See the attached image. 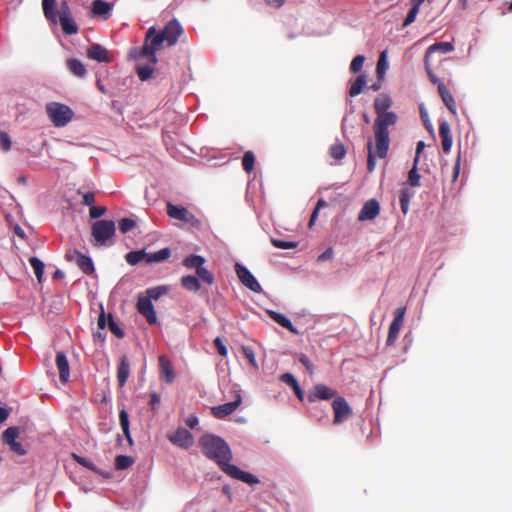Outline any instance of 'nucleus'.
Masks as SVG:
<instances>
[{
	"label": "nucleus",
	"instance_id": "obj_1",
	"mask_svg": "<svg viewBox=\"0 0 512 512\" xmlns=\"http://www.w3.org/2000/svg\"><path fill=\"white\" fill-rule=\"evenodd\" d=\"M204 455L216 462L220 469L229 477L242 481L249 485L259 483V479L253 474L243 471L236 465L230 464L232 452L227 442L219 436L205 434L199 439Z\"/></svg>",
	"mask_w": 512,
	"mask_h": 512
},
{
	"label": "nucleus",
	"instance_id": "obj_2",
	"mask_svg": "<svg viewBox=\"0 0 512 512\" xmlns=\"http://www.w3.org/2000/svg\"><path fill=\"white\" fill-rule=\"evenodd\" d=\"M183 32L181 24L176 19L169 21L160 32H157L155 27H150L146 32L143 46L133 49L130 55L137 60L148 58L152 63H157L156 51L164 42L169 47L175 45Z\"/></svg>",
	"mask_w": 512,
	"mask_h": 512
},
{
	"label": "nucleus",
	"instance_id": "obj_3",
	"mask_svg": "<svg viewBox=\"0 0 512 512\" xmlns=\"http://www.w3.org/2000/svg\"><path fill=\"white\" fill-rule=\"evenodd\" d=\"M55 7L56 0H42L43 13L46 19L54 24L57 23V21H59L62 30L65 34H76L78 32V26L71 16V12L67 1L61 2L58 15L55 11Z\"/></svg>",
	"mask_w": 512,
	"mask_h": 512
},
{
	"label": "nucleus",
	"instance_id": "obj_4",
	"mask_svg": "<svg viewBox=\"0 0 512 512\" xmlns=\"http://www.w3.org/2000/svg\"><path fill=\"white\" fill-rule=\"evenodd\" d=\"M392 106V99L386 94H380L374 100V109L376 112L375 124L381 123L383 125H394L397 122V115L394 112L388 111Z\"/></svg>",
	"mask_w": 512,
	"mask_h": 512
},
{
	"label": "nucleus",
	"instance_id": "obj_5",
	"mask_svg": "<svg viewBox=\"0 0 512 512\" xmlns=\"http://www.w3.org/2000/svg\"><path fill=\"white\" fill-rule=\"evenodd\" d=\"M46 112L50 121L56 127L66 126L74 116V112L69 106L59 102L48 103L46 105Z\"/></svg>",
	"mask_w": 512,
	"mask_h": 512
},
{
	"label": "nucleus",
	"instance_id": "obj_6",
	"mask_svg": "<svg viewBox=\"0 0 512 512\" xmlns=\"http://www.w3.org/2000/svg\"><path fill=\"white\" fill-rule=\"evenodd\" d=\"M390 125H383L381 123L373 124L374 133V154L377 158L383 159L387 156L390 147L389 128Z\"/></svg>",
	"mask_w": 512,
	"mask_h": 512
},
{
	"label": "nucleus",
	"instance_id": "obj_7",
	"mask_svg": "<svg viewBox=\"0 0 512 512\" xmlns=\"http://www.w3.org/2000/svg\"><path fill=\"white\" fill-rule=\"evenodd\" d=\"M166 213L170 218L179 220L192 228L199 229L202 226L201 220L183 206L168 202L166 205Z\"/></svg>",
	"mask_w": 512,
	"mask_h": 512
},
{
	"label": "nucleus",
	"instance_id": "obj_8",
	"mask_svg": "<svg viewBox=\"0 0 512 512\" xmlns=\"http://www.w3.org/2000/svg\"><path fill=\"white\" fill-rule=\"evenodd\" d=\"M115 223L112 220H98L92 224L91 234L99 245H105L115 235Z\"/></svg>",
	"mask_w": 512,
	"mask_h": 512
},
{
	"label": "nucleus",
	"instance_id": "obj_9",
	"mask_svg": "<svg viewBox=\"0 0 512 512\" xmlns=\"http://www.w3.org/2000/svg\"><path fill=\"white\" fill-rule=\"evenodd\" d=\"M406 308L405 307H398L394 311V318L393 321L390 324L386 344L387 346H391L395 343V341L398 338L399 331L401 330L403 324H404V318H405Z\"/></svg>",
	"mask_w": 512,
	"mask_h": 512
},
{
	"label": "nucleus",
	"instance_id": "obj_10",
	"mask_svg": "<svg viewBox=\"0 0 512 512\" xmlns=\"http://www.w3.org/2000/svg\"><path fill=\"white\" fill-rule=\"evenodd\" d=\"M236 274L241 281V283L250 289L253 292L260 293L262 292V287L257 281V279L253 276V274L240 263H236L235 265Z\"/></svg>",
	"mask_w": 512,
	"mask_h": 512
},
{
	"label": "nucleus",
	"instance_id": "obj_11",
	"mask_svg": "<svg viewBox=\"0 0 512 512\" xmlns=\"http://www.w3.org/2000/svg\"><path fill=\"white\" fill-rule=\"evenodd\" d=\"M332 408L334 411L333 423L335 425L343 423L352 415V409L343 397H336L333 400Z\"/></svg>",
	"mask_w": 512,
	"mask_h": 512
},
{
	"label": "nucleus",
	"instance_id": "obj_12",
	"mask_svg": "<svg viewBox=\"0 0 512 512\" xmlns=\"http://www.w3.org/2000/svg\"><path fill=\"white\" fill-rule=\"evenodd\" d=\"M136 308L139 314L145 317L146 321L153 325L157 322L156 312L150 298H146L144 295L140 294L137 298Z\"/></svg>",
	"mask_w": 512,
	"mask_h": 512
},
{
	"label": "nucleus",
	"instance_id": "obj_13",
	"mask_svg": "<svg viewBox=\"0 0 512 512\" xmlns=\"http://www.w3.org/2000/svg\"><path fill=\"white\" fill-rule=\"evenodd\" d=\"M242 403L241 395L236 392L235 399L231 402L214 406L211 408V414L217 419H224L225 417L234 413Z\"/></svg>",
	"mask_w": 512,
	"mask_h": 512
},
{
	"label": "nucleus",
	"instance_id": "obj_14",
	"mask_svg": "<svg viewBox=\"0 0 512 512\" xmlns=\"http://www.w3.org/2000/svg\"><path fill=\"white\" fill-rule=\"evenodd\" d=\"M167 437L172 444L183 449H189L194 443L192 434L185 428H178L174 433L168 434Z\"/></svg>",
	"mask_w": 512,
	"mask_h": 512
},
{
	"label": "nucleus",
	"instance_id": "obj_15",
	"mask_svg": "<svg viewBox=\"0 0 512 512\" xmlns=\"http://www.w3.org/2000/svg\"><path fill=\"white\" fill-rule=\"evenodd\" d=\"M380 213V204L376 199L366 201L358 214L361 222L374 220Z\"/></svg>",
	"mask_w": 512,
	"mask_h": 512
},
{
	"label": "nucleus",
	"instance_id": "obj_16",
	"mask_svg": "<svg viewBox=\"0 0 512 512\" xmlns=\"http://www.w3.org/2000/svg\"><path fill=\"white\" fill-rule=\"evenodd\" d=\"M86 54L89 59L100 63H110L113 61L111 53L100 44H92L89 46Z\"/></svg>",
	"mask_w": 512,
	"mask_h": 512
},
{
	"label": "nucleus",
	"instance_id": "obj_17",
	"mask_svg": "<svg viewBox=\"0 0 512 512\" xmlns=\"http://www.w3.org/2000/svg\"><path fill=\"white\" fill-rule=\"evenodd\" d=\"M336 395V391L332 390L324 384H317L309 391L307 399L310 403L316 402L317 400H329Z\"/></svg>",
	"mask_w": 512,
	"mask_h": 512
},
{
	"label": "nucleus",
	"instance_id": "obj_18",
	"mask_svg": "<svg viewBox=\"0 0 512 512\" xmlns=\"http://www.w3.org/2000/svg\"><path fill=\"white\" fill-rule=\"evenodd\" d=\"M159 372L161 378L168 384H171L175 379V372L173 366L166 355L159 356Z\"/></svg>",
	"mask_w": 512,
	"mask_h": 512
},
{
	"label": "nucleus",
	"instance_id": "obj_19",
	"mask_svg": "<svg viewBox=\"0 0 512 512\" xmlns=\"http://www.w3.org/2000/svg\"><path fill=\"white\" fill-rule=\"evenodd\" d=\"M55 362L59 372L60 381L64 384L67 383L70 378V368L64 352H57Z\"/></svg>",
	"mask_w": 512,
	"mask_h": 512
},
{
	"label": "nucleus",
	"instance_id": "obj_20",
	"mask_svg": "<svg viewBox=\"0 0 512 512\" xmlns=\"http://www.w3.org/2000/svg\"><path fill=\"white\" fill-rule=\"evenodd\" d=\"M130 375V362L126 355H122L117 367V382L120 388L124 387Z\"/></svg>",
	"mask_w": 512,
	"mask_h": 512
},
{
	"label": "nucleus",
	"instance_id": "obj_21",
	"mask_svg": "<svg viewBox=\"0 0 512 512\" xmlns=\"http://www.w3.org/2000/svg\"><path fill=\"white\" fill-rule=\"evenodd\" d=\"M112 5L103 0H94L92 2L91 12L94 17H100L107 20L111 16Z\"/></svg>",
	"mask_w": 512,
	"mask_h": 512
},
{
	"label": "nucleus",
	"instance_id": "obj_22",
	"mask_svg": "<svg viewBox=\"0 0 512 512\" xmlns=\"http://www.w3.org/2000/svg\"><path fill=\"white\" fill-rule=\"evenodd\" d=\"M438 93L445 104V106L448 108V110L453 114H457L456 104L453 95L450 93L449 89L446 87V85L443 82L438 83Z\"/></svg>",
	"mask_w": 512,
	"mask_h": 512
},
{
	"label": "nucleus",
	"instance_id": "obj_23",
	"mask_svg": "<svg viewBox=\"0 0 512 512\" xmlns=\"http://www.w3.org/2000/svg\"><path fill=\"white\" fill-rule=\"evenodd\" d=\"M439 135L441 137V146L445 153H448L452 147V137L450 134V126L448 122L442 121L439 124Z\"/></svg>",
	"mask_w": 512,
	"mask_h": 512
},
{
	"label": "nucleus",
	"instance_id": "obj_24",
	"mask_svg": "<svg viewBox=\"0 0 512 512\" xmlns=\"http://www.w3.org/2000/svg\"><path fill=\"white\" fill-rule=\"evenodd\" d=\"M454 50V46L450 42L435 43L428 47L425 53V58L431 60L435 53L447 54Z\"/></svg>",
	"mask_w": 512,
	"mask_h": 512
},
{
	"label": "nucleus",
	"instance_id": "obj_25",
	"mask_svg": "<svg viewBox=\"0 0 512 512\" xmlns=\"http://www.w3.org/2000/svg\"><path fill=\"white\" fill-rule=\"evenodd\" d=\"M268 315L272 320H274L277 324L282 326L283 328H286L288 331H290L293 334H298V330L295 328V326L291 323V321L283 314L269 310Z\"/></svg>",
	"mask_w": 512,
	"mask_h": 512
},
{
	"label": "nucleus",
	"instance_id": "obj_26",
	"mask_svg": "<svg viewBox=\"0 0 512 512\" xmlns=\"http://www.w3.org/2000/svg\"><path fill=\"white\" fill-rule=\"evenodd\" d=\"M75 254L77 256V266L79 269L87 275H90L94 272V264L92 262V259L78 251H75Z\"/></svg>",
	"mask_w": 512,
	"mask_h": 512
},
{
	"label": "nucleus",
	"instance_id": "obj_27",
	"mask_svg": "<svg viewBox=\"0 0 512 512\" xmlns=\"http://www.w3.org/2000/svg\"><path fill=\"white\" fill-rule=\"evenodd\" d=\"M20 435V428L16 426L8 427L2 433L3 443L9 446V449L16 444L18 441V437Z\"/></svg>",
	"mask_w": 512,
	"mask_h": 512
},
{
	"label": "nucleus",
	"instance_id": "obj_28",
	"mask_svg": "<svg viewBox=\"0 0 512 512\" xmlns=\"http://www.w3.org/2000/svg\"><path fill=\"white\" fill-rule=\"evenodd\" d=\"M66 64L69 71L79 78H83L87 73L84 64L76 58L68 59Z\"/></svg>",
	"mask_w": 512,
	"mask_h": 512
},
{
	"label": "nucleus",
	"instance_id": "obj_29",
	"mask_svg": "<svg viewBox=\"0 0 512 512\" xmlns=\"http://www.w3.org/2000/svg\"><path fill=\"white\" fill-rule=\"evenodd\" d=\"M148 63L146 64H138L136 67V73L140 80L147 81L151 78L153 72H154V66L156 63H152L148 58Z\"/></svg>",
	"mask_w": 512,
	"mask_h": 512
},
{
	"label": "nucleus",
	"instance_id": "obj_30",
	"mask_svg": "<svg viewBox=\"0 0 512 512\" xmlns=\"http://www.w3.org/2000/svg\"><path fill=\"white\" fill-rule=\"evenodd\" d=\"M171 255V251L169 248H163L154 253H147L146 263H160L167 260Z\"/></svg>",
	"mask_w": 512,
	"mask_h": 512
},
{
	"label": "nucleus",
	"instance_id": "obj_31",
	"mask_svg": "<svg viewBox=\"0 0 512 512\" xmlns=\"http://www.w3.org/2000/svg\"><path fill=\"white\" fill-rule=\"evenodd\" d=\"M181 286L192 292H198L201 288L200 281L196 276L186 275L181 278Z\"/></svg>",
	"mask_w": 512,
	"mask_h": 512
},
{
	"label": "nucleus",
	"instance_id": "obj_32",
	"mask_svg": "<svg viewBox=\"0 0 512 512\" xmlns=\"http://www.w3.org/2000/svg\"><path fill=\"white\" fill-rule=\"evenodd\" d=\"M72 457L78 464L86 467L87 469H89L97 474H100L105 478L110 477V474L108 472H103V471L99 470L90 460H88L84 457H81L77 454H74V453L72 454Z\"/></svg>",
	"mask_w": 512,
	"mask_h": 512
},
{
	"label": "nucleus",
	"instance_id": "obj_33",
	"mask_svg": "<svg viewBox=\"0 0 512 512\" xmlns=\"http://www.w3.org/2000/svg\"><path fill=\"white\" fill-rule=\"evenodd\" d=\"M147 252L142 250L130 251L125 255V260L129 265H136L141 261L146 262Z\"/></svg>",
	"mask_w": 512,
	"mask_h": 512
},
{
	"label": "nucleus",
	"instance_id": "obj_34",
	"mask_svg": "<svg viewBox=\"0 0 512 512\" xmlns=\"http://www.w3.org/2000/svg\"><path fill=\"white\" fill-rule=\"evenodd\" d=\"M205 258L200 255H189L183 260V265L188 269H198L200 266L204 265Z\"/></svg>",
	"mask_w": 512,
	"mask_h": 512
},
{
	"label": "nucleus",
	"instance_id": "obj_35",
	"mask_svg": "<svg viewBox=\"0 0 512 512\" xmlns=\"http://www.w3.org/2000/svg\"><path fill=\"white\" fill-rule=\"evenodd\" d=\"M412 196H413V193L409 189L402 188L400 190L399 202H400V207H401V211L403 212V214L408 213L409 202H410V199Z\"/></svg>",
	"mask_w": 512,
	"mask_h": 512
},
{
	"label": "nucleus",
	"instance_id": "obj_36",
	"mask_svg": "<svg viewBox=\"0 0 512 512\" xmlns=\"http://www.w3.org/2000/svg\"><path fill=\"white\" fill-rule=\"evenodd\" d=\"M119 421H120V425H121L124 435L126 436L127 440L130 443H132V438H131L130 430H129V416L125 409L120 410Z\"/></svg>",
	"mask_w": 512,
	"mask_h": 512
},
{
	"label": "nucleus",
	"instance_id": "obj_37",
	"mask_svg": "<svg viewBox=\"0 0 512 512\" xmlns=\"http://www.w3.org/2000/svg\"><path fill=\"white\" fill-rule=\"evenodd\" d=\"M255 166V155L252 151H246L242 158V167L245 172L251 173Z\"/></svg>",
	"mask_w": 512,
	"mask_h": 512
},
{
	"label": "nucleus",
	"instance_id": "obj_38",
	"mask_svg": "<svg viewBox=\"0 0 512 512\" xmlns=\"http://www.w3.org/2000/svg\"><path fill=\"white\" fill-rule=\"evenodd\" d=\"M365 84H366L365 76L359 75L350 86V89H349L350 96L354 97V96L359 95L362 92Z\"/></svg>",
	"mask_w": 512,
	"mask_h": 512
},
{
	"label": "nucleus",
	"instance_id": "obj_39",
	"mask_svg": "<svg viewBox=\"0 0 512 512\" xmlns=\"http://www.w3.org/2000/svg\"><path fill=\"white\" fill-rule=\"evenodd\" d=\"M329 152L331 157L336 160L343 159L347 153L344 144H342L341 142H336L333 145H331Z\"/></svg>",
	"mask_w": 512,
	"mask_h": 512
},
{
	"label": "nucleus",
	"instance_id": "obj_40",
	"mask_svg": "<svg viewBox=\"0 0 512 512\" xmlns=\"http://www.w3.org/2000/svg\"><path fill=\"white\" fill-rule=\"evenodd\" d=\"M387 69H388L387 51H382L380 53V56H379V59L377 62V67H376V72H377L379 79L384 77Z\"/></svg>",
	"mask_w": 512,
	"mask_h": 512
},
{
	"label": "nucleus",
	"instance_id": "obj_41",
	"mask_svg": "<svg viewBox=\"0 0 512 512\" xmlns=\"http://www.w3.org/2000/svg\"><path fill=\"white\" fill-rule=\"evenodd\" d=\"M168 292V288L165 286H157L153 288H149L146 290V295H144L146 298H150V301L152 300H158L160 297L165 295Z\"/></svg>",
	"mask_w": 512,
	"mask_h": 512
},
{
	"label": "nucleus",
	"instance_id": "obj_42",
	"mask_svg": "<svg viewBox=\"0 0 512 512\" xmlns=\"http://www.w3.org/2000/svg\"><path fill=\"white\" fill-rule=\"evenodd\" d=\"M134 463V459L127 455H118L115 458V467L117 470L129 468Z\"/></svg>",
	"mask_w": 512,
	"mask_h": 512
},
{
	"label": "nucleus",
	"instance_id": "obj_43",
	"mask_svg": "<svg viewBox=\"0 0 512 512\" xmlns=\"http://www.w3.org/2000/svg\"><path fill=\"white\" fill-rule=\"evenodd\" d=\"M29 263L34 270V273L39 281H41L43 273H44V264L37 257H31L29 259Z\"/></svg>",
	"mask_w": 512,
	"mask_h": 512
},
{
	"label": "nucleus",
	"instance_id": "obj_44",
	"mask_svg": "<svg viewBox=\"0 0 512 512\" xmlns=\"http://www.w3.org/2000/svg\"><path fill=\"white\" fill-rule=\"evenodd\" d=\"M367 150H368V154H367V169L369 170V172H372L374 171L375 167H376V154H374V150H373V143L371 140L368 141L367 143Z\"/></svg>",
	"mask_w": 512,
	"mask_h": 512
},
{
	"label": "nucleus",
	"instance_id": "obj_45",
	"mask_svg": "<svg viewBox=\"0 0 512 512\" xmlns=\"http://www.w3.org/2000/svg\"><path fill=\"white\" fill-rule=\"evenodd\" d=\"M196 274L197 278H200L204 283H207L209 285L214 283L213 274L205 267H203V265L196 269Z\"/></svg>",
	"mask_w": 512,
	"mask_h": 512
},
{
	"label": "nucleus",
	"instance_id": "obj_46",
	"mask_svg": "<svg viewBox=\"0 0 512 512\" xmlns=\"http://www.w3.org/2000/svg\"><path fill=\"white\" fill-rule=\"evenodd\" d=\"M241 351H242L243 355L245 356V358L248 360L249 364L253 368L257 369L258 364L256 361L255 352H254L253 348H251L249 346H242Z\"/></svg>",
	"mask_w": 512,
	"mask_h": 512
},
{
	"label": "nucleus",
	"instance_id": "obj_47",
	"mask_svg": "<svg viewBox=\"0 0 512 512\" xmlns=\"http://www.w3.org/2000/svg\"><path fill=\"white\" fill-rule=\"evenodd\" d=\"M135 226L136 222L131 218H122L118 223L119 230L122 233L131 231L133 228H135Z\"/></svg>",
	"mask_w": 512,
	"mask_h": 512
},
{
	"label": "nucleus",
	"instance_id": "obj_48",
	"mask_svg": "<svg viewBox=\"0 0 512 512\" xmlns=\"http://www.w3.org/2000/svg\"><path fill=\"white\" fill-rule=\"evenodd\" d=\"M271 243L274 247L279 249H294L298 246V242L295 241H283L278 239H271Z\"/></svg>",
	"mask_w": 512,
	"mask_h": 512
},
{
	"label": "nucleus",
	"instance_id": "obj_49",
	"mask_svg": "<svg viewBox=\"0 0 512 512\" xmlns=\"http://www.w3.org/2000/svg\"><path fill=\"white\" fill-rule=\"evenodd\" d=\"M365 61V57L363 55H357L353 58L350 64V70L353 73H358L362 70L363 64Z\"/></svg>",
	"mask_w": 512,
	"mask_h": 512
},
{
	"label": "nucleus",
	"instance_id": "obj_50",
	"mask_svg": "<svg viewBox=\"0 0 512 512\" xmlns=\"http://www.w3.org/2000/svg\"><path fill=\"white\" fill-rule=\"evenodd\" d=\"M12 141L6 132L0 130V149L8 152L11 149Z\"/></svg>",
	"mask_w": 512,
	"mask_h": 512
},
{
	"label": "nucleus",
	"instance_id": "obj_51",
	"mask_svg": "<svg viewBox=\"0 0 512 512\" xmlns=\"http://www.w3.org/2000/svg\"><path fill=\"white\" fill-rule=\"evenodd\" d=\"M109 330L117 337V338H123L124 332L123 330L117 325V323L113 320L112 316L109 315V322H108Z\"/></svg>",
	"mask_w": 512,
	"mask_h": 512
},
{
	"label": "nucleus",
	"instance_id": "obj_52",
	"mask_svg": "<svg viewBox=\"0 0 512 512\" xmlns=\"http://www.w3.org/2000/svg\"><path fill=\"white\" fill-rule=\"evenodd\" d=\"M418 13H419V7L412 5L410 11L408 12V14L403 22V27H407L410 24H412L415 21Z\"/></svg>",
	"mask_w": 512,
	"mask_h": 512
},
{
	"label": "nucleus",
	"instance_id": "obj_53",
	"mask_svg": "<svg viewBox=\"0 0 512 512\" xmlns=\"http://www.w3.org/2000/svg\"><path fill=\"white\" fill-rule=\"evenodd\" d=\"M77 194L82 196V204L86 206H91L95 202V194L94 192H82L81 190H77Z\"/></svg>",
	"mask_w": 512,
	"mask_h": 512
},
{
	"label": "nucleus",
	"instance_id": "obj_54",
	"mask_svg": "<svg viewBox=\"0 0 512 512\" xmlns=\"http://www.w3.org/2000/svg\"><path fill=\"white\" fill-rule=\"evenodd\" d=\"M408 181L411 186L417 187L420 185V175L417 172L416 165L414 164V167L409 171L408 174Z\"/></svg>",
	"mask_w": 512,
	"mask_h": 512
},
{
	"label": "nucleus",
	"instance_id": "obj_55",
	"mask_svg": "<svg viewBox=\"0 0 512 512\" xmlns=\"http://www.w3.org/2000/svg\"><path fill=\"white\" fill-rule=\"evenodd\" d=\"M430 62H431V60L424 58L425 69H426V72H427V74L429 76L430 81L433 84H437L438 85V83L441 82V81L438 79V77L432 71L431 63Z\"/></svg>",
	"mask_w": 512,
	"mask_h": 512
},
{
	"label": "nucleus",
	"instance_id": "obj_56",
	"mask_svg": "<svg viewBox=\"0 0 512 512\" xmlns=\"http://www.w3.org/2000/svg\"><path fill=\"white\" fill-rule=\"evenodd\" d=\"M161 397L157 392H151L150 393V408L152 411H156L158 409V406L160 405Z\"/></svg>",
	"mask_w": 512,
	"mask_h": 512
},
{
	"label": "nucleus",
	"instance_id": "obj_57",
	"mask_svg": "<svg viewBox=\"0 0 512 512\" xmlns=\"http://www.w3.org/2000/svg\"><path fill=\"white\" fill-rule=\"evenodd\" d=\"M280 380H281L283 383H285V384L289 385L291 388L295 387V386L298 384V382H297L296 378H295L292 374H290V373H284V374H282V375L280 376Z\"/></svg>",
	"mask_w": 512,
	"mask_h": 512
},
{
	"label": "nucleus",
	"instance_id": "obj_58",
	"mask_svg": "<svg viewBox=\"0 0 512 512\" xmlns=\"http://www.w3.org/2000/svg\"><path fill=\"white\" fill-rule=\"evenodd\" d=\"M106 212L105 207L92 206L89 210V215L91 218L96 219L104 215Z\"/></svg>",
	"mask_w": 512,
	"mask_h": 512
},
{
	"label": "nucleus",
	"instance_id": "obj_59",
	"mask_svg": "<svg viewBox=\"0 0 512 512\" xmlns=\"http://www.w3.org/2000/svg\"><path fill=\"white\" fill-rule=\"evenodd\" d=\"M214 345L218 351V353L221 355V356H226L228 351H227V348L226 346L224 345L223 341L221 340V338L217 337L215 340H214Z\"/></svg>",
	"mask_w": 512,
	"mask_h": 512
},
{
	"label": "nucleus",
	"instance_id": "obj_60",
	"mask_svg": "<svg viewBox=\"0 0 512 512\" xmlns=\"http://www.w3.org/2000/svg\"><path fill=\"white\" fill-rule=\"evenodd\" d=\"M10 450H11L13 453H15V454H17V455H19V456H24V455H26V453H27L26 449L24 448V446H23V445H22V443H20V442H17L16 444H14V445L10 448Z\"/></svg>",
	"mask_w": 512,
	"mask_h": 512
},
{
	"label": "nucleus",
	"instance_id": "obj_61",
	"mask_svg": "<svg viewBox=\"0 0 512 512\" xmlns=\"http://www.w3.org/2000/svg\"><path fill=\"white\" fill-rule=\"evenodd\" d=\"M333 256V250L332 248L326 249L321 255L318 256L317 261L318 262H324L327 260H330Z\"/></svg>",
	"mask_w": 512,
	"mask_h": 512
},
{
	"label": "nucleus",
	"instance_id": "obj_62",
	"mask_svg": "<svg viewBox=\"0 0 512 512\" xmlns=\"http://www.w3.org/2000/svg\"><path fill=\"white\" fill-rule=\"evenodd\" d=\"M299 361L306 367V369L312 373L313 371V365L311 363V361L309 360V358L306 356V355H301L300 358H299Z\"/></svg>",
	"mask_w": 512,
	"mask_h": 512
},
{
	"label": "nucleus",
	"instance_id": "obj_63",
	"mask_svg": "<svg viewBox=\"0 0 512 512\" xmlns=\"http://www.w3.org/2000/svg\"><path fill=\"white\" fill-rule=\"evenodd\" d=\"M424 147H425V143L423 141H419L417 143V146H416V157L414 159L415 165H417L419 155L422 152V150L424 149Z\"/></svg>",
	"mask_w": 512,
	"mask_h": 512
},
{
	"label": "nucleus",
	"instance_id": "obj_64",
	"mask_svg": "<svg viewBox=\"0 0 512 512\" xmlns=\"http://www.w3.org/2000/svg\"><path fill=\"white\" fill-rule=\"evenodd\" d=\"M198 418L196 416H190L186 420V424L189 428L193 429L198 424Z\"/></svg>",
	"mask_w": 512,
	"mask_h": 512
}]
</instances>
